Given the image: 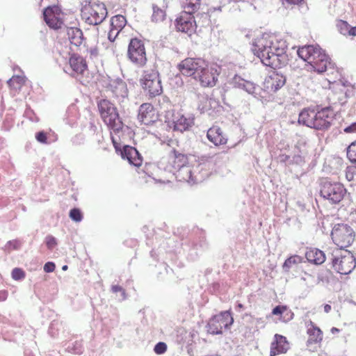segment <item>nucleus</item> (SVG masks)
<instances>
[{
    "mask_svg": "<svg viewBox=\"0 0 356 356\" xmlns=\"http://www.w3.org/2000/svg\"><path fill=\"white\" fill-rule=\"evenodd\" d=\"M285 41L279 40L275 36L263 34L255 38L252 43V51L266 66L280 68L287 63Z\"/></svg>",
    "mask_w": 356,
    "mask_h": 356,
    "instance_id": "nucleus-1",
    "label": "nucleus"
},
{
    "mask_svg": "<svg viewBox=\"0 0 356 356\" xmlns=\"http://www.w3.org/2000/svg\"><path fill=\"white\" fill-rule=\"evenodd\" d=\"M298 55L304 61L307 62L318 73L334 69V63L319 45H305L300 47Z\"/></svg>",
    "mask_w": 356,
    "mask_h": 356,
    "instance_id": "nucleus-2",
    "label": "nucleus"
},
{
    "mask_svg": "<svg viewBox=\"0 0 356 356\" xmlns=\"http://www.w3.org/2000/svg\"><path fill=\"white\" fill-rule=\"evenodd\" d=\"M100 116L104 122L115 134L122 131L123 123L116 107L108 100L102 99L97 104Z\"/></svg>",
    "mask_w": 356,
    "mask_h": 356,
    "instance_id": "nucleus-3",
    "label": "nucleus"
},
{
    "mask_svg": "<svg viewBox=\"0 0 356 356\" xmlns=\"http://www.w3.org/2000/svg\"><path fill=\"white\" fill-rule=\"evenodd\" d=\"M331 256L332 267L338 273L348 275L355 268V258L348 250L334 249Z\"/></svg>",
    "mask_w": 356,
    "mask_h": 356,
    "instance_id": "nucleus-4",
    "label": "nucleus"
},
{
    "mask_svg": "<svg viewBox=\"0 0 356 356\" xmlns=\"http://www.w3.org/2000/svg\"><path fill=\"white\" fill-rule=\"evenodd\" d=\"M331 238L333 243L339 247L338 249L344 250L355 241V233L353 229L346 224H337L332 229Z\"/></svg>",
    "mask_w": 356,
    "mask_h": 356,
    "instance_id": "nucleus-5",
    "label": "nucleus"
},
{
    "mask_svg": "<svg viewBox=\"0 0 356 356\" xmlns=\"http://www.w3.org/2000/svg\"><path fill=\"white\" fill-rule=\"evenodd\" d=\"M321 195L332 204L341 202L347 194V190L339 182L325 181L320 191Z\"/></svg>",
    "mask_w": 356,
    "mask_h": 356,
    "instance_id": "nucleus-6",
    "label": "nucleus"
},
{
    "mask_svg": "<svg viewBox=\"0 0 356 356\" xmlns=\"http://www.w3.org/2000/svg\"><path fill=\"white\" fill-rule=\"evenodd\" d=\"M335 112L331 106L321 108L315 111L312 109V124L311 128L316 129H328L335 119Z\"/></svg>",
    "mask_w": 356,
    "mask_h": 356,
    "instance_id": "nucleus-7",
    "label": "nucleus"
},
{
    "mask_svg": "<svg viewBox=\"0 0 356 356\" xmlns=\"http://www.w3.org/2000/svg\"><path fill=\"white\" fill-rule=\"evenodd\" d=\"M165 122L172 131L183 132L193 125L194 119L185 116L181 111H171L167 112Z\"/></svg>",
    "mask_w": 356,
    "mask_h": 356,
    "instance_id": "nucleus-8",
    "label": "nucleus"
},
{
    "mask_svg": "<svg viewBox=\"0 0 356 356\" xmlns=\"http://www.w3.org/2000/svg\"><path fill=\"white\" fill-rule=\"evenodd\" d=\"M129 60L138 67H143L147 63L146 51L143 42L137 38H131L127 49Z\"/></svg>",
    "mask_w": 356,
    "mask_h": 356,
    "instance_id": "nucleus-9",
    "label": "nucleus"
},
{
    "mask_svg": "<svg viewBox=\"0 0 356 356\" xmlns=\"http://www.w3.org/2000/svg\"><path fill=\"white\" fill-rule=\"evenodd\" d=\"M84 3V9L90 13V16L87 18L89 24L99 25L107 17V8L104 3L85 0Z\"/></svg>",
    "mask_w": 356,
    "mask_h": 356,
    "instance_id": "nucleus-10",
    "label": "nucleus"
},
{
    "mask_svg": "<svg viewBox=\"0 0 356 356\" xmlns=\"http://www.w3.org/2000/svg\"><path fill=\"white\" fill-rule=\"evenodd\" d=\"M233 322L234 319L229 312H220L210 318L207 324V332L211 334H221L222 329L229 328Z\"/></svg>",
    "mask_w": 356,
    "mask_h": 356,
    "instance_id": "nucleus-11",
    "label": "nucleus"
},
{
    "mask_svg": "<svg viewBox=\"0 0 356 356\" xmlns=\"http://www.w3.org/2000/svg\"><path fill=\"white\" fill-rule=\"evenodd\" d=\"M204 65L205 62L201 58H186L178 64V69L183 75L193 76L197 79V75Z\"/></svg>",
    "mask_w": 356,
    "mask_h": 356,
    "instance_id": "nucleus-12",
    "label": "nucleus"
},
{
    "mask_svg": "<svg viewBox=\"0 0 356 356\" xmlns=\"http://www.w3.org/2000/svg\"><path fill=\"white\" fill-rule=\"evenodd\" d=\"M307 328V346L310 350L314 351L317 347H320L323 340V332L312 320L305 323Z\"/></svg>",
    "mask_w": 356,
    "mask_h": 356,
    "instance_id": "nucleus-13",
    "label": "nucleus"
},
{
    "mask_svg": "<svg viewBox=\"0 0 356 356\" xmlns=\"http://www.w3.org/2000/svg\"><path fill=\"white\" fill-rule=\"evenodd\" d=\"M193 14L188 13L186 11L183 10L179 17L175 19V25L176 29L188 35L194 33L196 29V22L195 17L193 15Z\"/></svg>",
    "mask_w": 356,
    "mask_h": 356,
    "instance_id": "nucleus-14",
    "label": "nucleus"
},
{
    "mask_svg": "<svg viewBox=\"0 0 356 356\" xmlns=\"http://www.w3.org/2000/svg\"><path fill=\"white\" fill-rule=\"evenodd\" d=\"M137 118L141 124L151 126L159 120V115L151 104L143 103L139 107Z\"/></svg>",
    "mask_w": 356,
    "mask_h": 356,
    "instance_id": "nucleus-15",
    "label": "nucleus"
},
{
    "mask_svg": "<svg viewBox=\"0 0 356 356\" xmlns=\"http://www.w3.org/2000/svg\"><path fill=\"white\" fill-rule=\"evenodd\" d=\"M88 65L86 60L77 54H73L69 59V66L63 69L67 74L74 76L75 74H81L87 70Z\"/></svg>",
    "mask_w": 356,
    "mask_h": 356,
    "instance_id": "nucleus-16",
    "label": "nucleus"
},
{
    "mask_svg": "<svg viewBox=\"0 0 356 356\" xmlns=\"http://www.w3.org/2000/svg\"><path fill=\"white\" fill-rule=\"evenodd\" d=\"M218 73L216 68L206 69L204 66L197 75V79L202 87L212 88L216 86L218 81Z\"/></svg>",
    "mask_w": 356,
    "mask_h": 356,
    "instance_id": "nucleus-17",
    "label": "nucleus"
},
{
    "mask_svg": "<svg viewBox=\"0 0 356 356\" xmlns=\"http://www.w3.org/2000/svg\"><path fill=\"white\" fill-rule=\"evenodd\" d=\"M140 83L143 89H162L161 81L157 72H145Z\"/></svg>",
    "mask_w": 356,
    "mask_h": 356,
    "instance_id": "nucleus-18",
    "label": "nucleus"
},
{
    "mask_svg": "<svg viewBox=\"0 0 356 356\" xmlns=\"http://www.w3.org/2000/svg\"><path fill=\"white\" fill-rule=\"evenodd\" d=\"M207 137L208 140L216 146L225 145L228 141L226 134L222 129L217 125H213L208 129Z\"/></svg>",
    "mask_w": 356,
    "mask_h": 356,
    "instance_id": "nucleus-19",
    "label": "nucleus"
},
{
    "mask_svg": "<svg viewBox=\"0 0 356 356\" xmlns=\"http://www.w3.org/2000/svg\"><path fill=\"white\" fill-rule=\"evenodd\" d=\"M188 163V156L176 149L171 150L168 155V163L174 170H180Z\"/></svg>",
    "mask_w": 356,
    "mask_h": 356,
    "instance_id": "nucleus-20",
    "label": "nucleus"
},
{
    "mask_svg": "<svg viewBox=\"0 0 356 356\" xmlns=\"http://www.w3.org/2000/svg\"><path fill=\"white\" fill-rule=\"evenodd\" d=\"M289 349V343L286 338L278 334H275L274 341L270 344V356L286 353Z\"/></svg>",
    "mask_w": 356,
    "mask_h": 356,
    "instance_id": "nucleus-21",
    "label": "nucleus"
},
{
    "mask_svg": "<svg viewBox=\"0 0 356 356\" xmlns=\"http://www.w3.org/2000/svg\"><path fill=\"white\" fill-rule=\"evenodd\" d=\"M120 152L122 157L126 159L130 164L136 167H140L142 165L143 159L135 147L125 145Z\"/></svg>",
    "mask_w": 356,
    "mask_h": 356,
    "instance_id": "nucleus-22",
    "label": "nucleus"
},
{
    "mask_svg": "<svg viewBox=\"0 0 356 356\" xmlns=\"http://www.w3.org/2000/svg\"><path fill=\"white\" fill-rule=\"evenodd\" d=\"M55 8L47 7L43 10V18L46 24L55 30L60 29L63 25V21L56 15Z\"/></svg>",
    "mask_w": 356,
    "mask_h": 356,
    "instance_id": "nucleus-23",
    "label": "nucleus"
},
{
    "mask_svg": "<svg viewBox=\"0 0 356 356\" xmlns=\"http://www.w3.org/2000/svg\"><path fill=\"white\" fill-rule=\"evenodd\" d=\"M305 256L308 262L315 265L323 264L326 259L324 252L316 248H307Z\"/></svg>",
    "mask_w": 356,
    "mask_h": 356,
    "instance_id": "nucleus-24",
    "label": "nucleus"
},
{
    "mask_svg": "<svg viewBox=\"0 0 356 356\" xmlns=\"http://www.w3.org/2000/svg\"><path fill=\"white\" fill-rule=\"evenodd\" d=\"M286 83V78L282 74L273 73L265 79L266 89H280Z\"/></svg>",
    "mask_w": 356,
    "mask_h": 356,
    "instance_id": "nucleus-25",
    "label": "nucleus"
},
{
    "mask_svg": "<svg viewBox=\"0 0 356 356\" xmlns=\"http://www.w3.org/2000/svg\"><path fill=\"white\" fill-rule=\"evenodd\" d=\"M8 87L12 89H21L22 87L32 88L31 82L25 76L14 75L7 81Z\"/></svg>",
    "mask_w": 356,
    "mask_h": 356,
    "instance_id": "nucleus-26",
    "label": "nucleus"
},
{
    "mask_svg": "<svg viewBox=\"0 0 356 356\" xmlns=\"http://www.w3.org/2000/svg\"><path fill=\"white\" fill-rule=\"evenodd\" d=\"M67 34L72 44L79 47L83 41V34L79 28L70 27L67 29Z\"/></svg>",
    "mask_w": 356,
    "mask_h": 356,
    "instance_id": "nucleus-27",
    "label": "nucleus"
},
{
    "mask_svg": "<svg viewBox=\"0 0 356 356\" xmlns=\"http://www.w3.org/2000/svg\"><path fill=\"white\" fill-rule=\"evenodd\" d=\"M272 314L275 316H280V320L283 322H287L293 318V313L289 309L286 305H278L275 307Z\"/></svg>",
    "mask_w": 356,
    "mask_h": 356,
    "instance_id": "nucleus-28",
    "label": "nucleus"
},
{
    "mask_svg": "<svg viewBox=\"0 0 356 356\" xmlns=\"http://www.w3.org/2000/svg\"><path fill=\"white\" fill-rule=\"evenodd\" d=\"M232 86L238 89H254L255 86L251 81L246 80L238 75H235L232 81Z\"/></svg>",
    "mask_w": 356,
    "mask_h": 356,
    "instance_id": "nucleus-29",
    "label": "nucleus"
},
{
    "mask_svg": "<svg viewBox=\"0 0 356 356\" xmlns=\"http://www.w3.org/2000/svg\"><path fill=\"white\" fill-rule=\"evenodd\" d=\"M337 26L341 34L356 36V26H351L346 21L339 20Z\"/></svg>",
    "mask_w": 356,
    "mask_h": 356,
    "instance_id": "nucleus-30",
    "label": "nucleus"
},
{
    "mask_svg": "<svg viewBox=\"0 0 356 356\" xmlns=\"http://www.w3.org/2000/svg\"><path fill=\"white\" fill-rule=\"evenodd\" d=\"M302 262V257L295 254L287 258L282 265V269L285 272H289L291 268Z\"/></svg>",
    "mask_w": 356,
    "mask_h": 356,
    "instance_id": "nucleus-31",
    "label": "nucleus"
},
{
    "mask_svg": "<svg viewBox=\"0 0 356 356\" xmlns=\"http://www.w3.org/2000/svg\"><path fill=\"white\" fill-rule=\"evenodd\" d=\"M201 0H182V6L188 13H195L200 8Z\"/></svg>",
    "mask_w": 356,
    "mask_h": 356,
    "instance_id": "nucleus-32",
    "label": "nucleus"
},
{
    "mask_svg": "<svg viewBox=\"0 0 356 356\" xmlns=\"http://www.w3.org/2000/svg\"><path fill=\"white\" fill-rule=\"evenodd\" d=\"M153 13L152 15V21L154 22H163L166 17V13L165 10L161 9L158 6L152 5Z\"/></svg>",
    "mask_w": 356,
    "mask_h": 356,
    "instance_id": "nucleus-33",
    "label": "nucleus"
},
{
    "mask_svg": "<svg viewBox=\"0 0 356 356\" xmlns=\"http://www.w3.org/2000/svg\"><path fill=\"white\" fill-rule=\"evenodd\" d=\"M126 18L122 15H117L111 19V27L121 31L126 25Z\"/></svg>",
    "mask_w": 356,
    "mask_h": 356,
    "instance_id": "nucleus-34",
    "label": "nucleus"
},
{
    "mask_svg": "<svg viewBox=\"0 0 356 356\" xmlns=\"http://www.w3.org/2000/svg\"><path fill=\"white\" fill-rule=\"evenodd\" d=\"M298 122L310 127L312 124V110L306 108L302 110L298 118Z\"/></svg>",
    "mask_w": 356,
    "mask_h": 356,
    "instance_id": "nucleus-35",
    "label": "nucleus"
},
{
    "mask_svg": "<svg viewBox=\"0 0 356 356\" xmlns=\"http://www.w3.org/2000/svg\"><path fill=\"white\" fill-rule=\"evenodd\" d=\"M347 156L352 163H356V141L353 142L347 149Z\"/></svg>",
    "mask_w": 356,
    "mask_h": 356,
    "instance_id": "nucleus-36",
    "label": "nucleus"
},
{
    "mask_svg": "<svg viewBox=\"0 0 356 356\" xmlns=\"http://www.w3.org/2000/svg\"><path fill=\"white\" fill-rule=\"evenodd\" d=\"M12 278L15 280H20L25 277L26 273L25 272L19 268H15L12 270Z\"/></svg>",
    "mask_w": 356,
    "mask_h": 356,
    "instance_id": "nucleus-37",
    "label": "nucleus"
},
{
    "mask_svg": "<svg viewBox=\"0 0 356 356\" xmlns=\"http://www.w3.org/2000/svg\"><path fill=\"white\" fill-rule=\"evenodd\" d=\"M163 90H149L147 97L148 99H154L156 97H159L158 102H160V98L161 97L163 100H168V97L162 95Z\"/></svg>",
    "mask_w": 356,
    "mask_h": 356,
    "instance_id": "nucleus-38",
    "label": "nucleus"
},
{
    "mask_svg": "<svg viewBox=\"0 0 356 356\" xmlns=\"http://www.w3.org/2000/svg\"><path fill=\"white\" fill-rule=\"evenodd\" d=\"M167 350V345L164 342H159L156 343L154 348V351L157 355H161L166 352Z\"/></svg>",
    "mask_w": 356,
    "mask_h": 356,
    "instance_id": "nucleus-39",
    "label": "nucleus"
},
{
    "mask_svg": "<svg viewBox=\"0 0 356 356\" xmlns=\"http://www.w3.org/2000/svg\"><path fill=\"white\" fill-rule=\"evenodd\" d=\"M47 247L49 250L54 249L57 245V241L53 236L48 235L45 238Z\"/></svg>",
    "mask_w": 356,
    "mask_h": 356,
    "instance_id": "nucleus-40",
    "label": "nucleus"
},
{
    "mask_svg": "<svg viewBox=\"0 0 356 356\" xmlns=\"http://www.w3.org/2000/svg\"><path fill=\"white\" fill-rule=\"evenodd\" d=\"M70 217L76 222H79L82 219V214L79 209H73L70 212Z\"/></svg>",
    "mask_w": 356,
    "mask_h": 356,
    "instance_id": "nucleus-41",
    "label": "nucleus"
},
{
    "mask_svg": "<svg viewBox=\"0 0 356 356\" xmlns=\"http://www.w3.org/2000/svg\"><path fill=\"white\" fill-rule=\"evenodd\" d=\"M356 175V166H350L347 168L346 172V177L348 181H353L355 179Z\"/></svg>",
    "mask_w": 356,
    "mask_h": 356,
    "instance_id": "nucleus-42",
    "label": "nucleus"
},
{
    "mask_svg": "<svg viewBox=\"0 0 356 356\" xmlns=\"http://www.w3.org/2000/svg\"><path fill=\"white\" fill-rule=\"evenodd\" d=\"M36 140L41 143L47 144V134L46 132L42 131H39L35 134Z\"/></svg>",
    "mask_w": 356,
    "mask_h": 356,
    "instance_id": "nucleus-43",
    "label": "nucleus"
},
{
    "mask_svg": "<svg viewBox=\"0 0 356 356\" xmlns=\"http://www.w3.org/2000/svg\"><path fill=\"white\" fill-rule=\"evenodd\" d=\"M120 31H118L113 27H111V30L108 33V38L111 42H113L117 38Z\"/></svg>",
    "mask_w": 356,
    "mask_h": 356,
    "instance_id": "nucleus-44",
    "label": "nucleus"
},
{
    "mask_svg": "<svg viewBox=\"0 0 356 356\" xmlns=\"http://www.w3.org/2000/svg\"><path fill=\"white\" fill-rule=\"evenodd\" d=\"M334 95L339 97V103L341 104H343L346 102V93L343 92V90H336L334 92Z\"/></svg>",
    "mask_w": 356,
    "mask_h": 356,
    "instance_id": "nucleus-45",
    "label": "nucleus"
},
{
    "mask_svg": "<svg viewBox=\"0 0 356 356\" xmlns=\"http://www.w3.org/2000/svg\"><path fill=\"white\" fill-rule=\"evenodd\" d=\"M111 140H112V143L113 144V146L115 149V150L118 152V151H120V138H117L115 136H113L112 134V132L111 133Z\"/></svg>",
    "mask_w": 356,
    "mask_h": 356,
    "instance_id": "nucleus-46",
    "label": "nucleus"
},
{
    "mask_svg": "<svg viewBox=\"0 0 356 356\" xmlns=\"http://www.w3.org/2000/svg\"><path fill=\"white\" fill-rule=\"evenodd\" d=\"M56 266L53 262H47L44 266V270L46 273H51L55 270Z\"/></svg>",
    "mask_w": 356,
    "mask_h": 356,
    "instance_id": "nucleus-47",
    "label": "nucleus"
},
{
    "mask_svg": "<svg viewBox=\"0 0 356 356\" xmlns=\"http://www.w3.org/2000/svg\"><path fill=\"white\" fill-rule=\"evenodd\" d=\"M339 82L341 84V86H342L343 87H345V88L350 87V88H355V85L352 84L350 81L346 80L344 77H341L339 80Z\"/></svg>",
    "mask_w": 356,
    "mask_h": 356,
    "instance_id": "nucleus-48",
    "label": "nucleus"
},
{
    "mask_svg": "<svg viewBox=\"0 0 356 356\" xmlns=\"http://www.w3.org/2000/svg\"><path fill=\"white\" fill-rule=\"evenodd\" d=\"M303 0H282V4L287 7L291 5H296L301 3Z\"/></svg>",
    "mask_w": 356,
    "mask_h": 356,
    "instance_id": "nucleus-49",
    "label": "nucleus"
},
{
    "mask_svg": "<svg viewBox=\"0 0 356 356\" xmlns=\"http://www.w3.org/2000/svg\"><path fill=\"white\" fill-rule=\"evenodd\" d=\"M346 133H354L356 132V122L351 124L350 126L344 129Z\"/></svg>",
    "mask_w": 356,
    "mask_h": 356,
    "instance_id": "nucleus-50",
    "label": "nucleus"
},
{
    "mask_svg": "<svg viewBox=\"0 0 356 356\" xmlns=\"http://www.w3.org/2000/svg\"><path fill=\"white\" fill-rule=\"evenodd\" d=\"M111 290L113 293L121 292L123 295L125 294L124 289L120 285L112 286Z\"/></svg>",
    "mask_w": 356,
    "mask_h": 356,
    "instance_id": "nucleus-51",
    "label": "nucleus"
},
{
    "mask_svg": "<svg viewBox=\"0 0 356 356\" xmlns=\"http://www.w3.org/2000/svg\"><path fill=\"white\" fill-rule=\"evenodd\" d=\"M9 245L13 246V249L17 250L21 246V243L18 241H9Z\"/></svg>",
    "mask_w": 356,
    "mask_h": 356,
    "instance_id": "nucleus-52",
    "label": "nucleus"
},
{
    "mask_svg": "<svg viewBox=\"0 0 356 356\" xmlns=\"http://www.w3.org/2000/svg\"><path fill=\"white\" fill-rule=\"evenodd\" d=\"M91 58L97 57L98 55V49L97 47L90 48L88 50Z\"/></svg>",
    "mask_w": 356,
    "mask_h": 356,
    "instance_id": "nucleus-53",
    "label": "nucleus"
},
{
    "mask_svg": "<svg viewBox=\"0 0 356 356\" xmlns=\"http://www.w3.org/2000/svg\"><path fill=\"white\" fill-rule=\"evenodd\" d=\"M7 292L5 291H0V300H4L6 299L7 298Z\"/></svg>",
    "mask_w": 356,
    "mask_h": 356,
    "instance_id": "nucleus-54",
    "label": "nucleus"
},
{
    "mask_svg": "<svg viewBox=\"0 0 356 356\" xmlns=\"http://www.w3.org/2000/svg\"><path fill=\"white\" fill-rule=\"evenodd\" d=\"M323 309L325 313H329L332 310L331 305L326 304L323 306Z\"/></svg>",
    "mask_w": 356,
    "mask_h": 356,
    "instance_id": "nucleus-55",
    "label": "nucleus"
},
{
    "mask_svg": "<svg viewBox=\"0 0 356 356\" xmlns=\"http://www.w3.org/2000/svg\"><path fill=\"white\" fill-rule=\"evenodd\" d=\"M280 158L281 161L285 162L289 159V156L286 154H282L280 156Z\"/></svg>",
    "mask_w": 356,
    "mask_h": 356,
    "instance_id": "nucleus-56",
    "label": "nucleus"
},
{
    "mask_svg": "<svg viewBox=\"0 0 356 356\" xmlns=\"http://www.w3.org/2000/svg\"><path fill=\"white\" fill-rule=\"evenodd\" d=\"M118 87L124 88V83L123 82V81H122V80H121V79H118Z\"/></svg>",
    "mask_w": 356,
    "mask_h": 356,
    "instance_id": "nucleus-57",
    "label": "nucleus"
},
{
    "mask_svg": "<svg viewBox=\"0 0 356 356\" xmlns=\"http://www.w3.org/2000/svg\"><path fill=\"white\" fill-rule=\"evenodd\" d=\"M330 331H331V332H332V334H334V333H336V332H339V330L338 328H337V327H332V328H331V330H330Z\"/></svg>",
    "mask_w": 356,
    "mask_h": 356,
    "instance_id": "nucleus-58",
    "label": "nucleus"
},
{
    "mask_svg": "<svg viewBox=\"0 0 356 356\" xmlns=\"http://www.w3.org/2000/svg\"><path fill=\"white\" fill-rule=\"evenodd\" d=\"M211 10H221V8H220V7H218V8H211Z\"/></svg>",
    "mask_w": 356,
    "mask_h": 356,
    "instance_id": "nucleus-59",
    "label": "nucleus"
},
{
    "mask_svg": "<svg viewBox=\"0 0 356 356\" xmlns=\"http://www.w3.org/2000/svg\"><path fill=\"white\" fill-rule=\"evenodd\" d=\"M67 268H68V267H67V265H65V266H63L62 267V270H66L67 269Z\"/></svg>",
    "mask_w": 356,
    "mask_h": 356,
    "instance_id": "nucleus-60",
    "label": "nucleus"
},
{
    "mask_svg": "<svg viewBox=\"0 0 356 356\" xmlns=\"http://www.w3.org/2000/svg\"><path fill=\"white\" fill-rule=\"evenodd\" d=\"M238 307L239 308H243V305H242V304H238Z\"/></svg>",
    "mask_w": 356,
    "mask_h": 356,
    "instance_id": "nucleus-61",
    "label": "nucleus"
}]
</instances>
